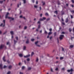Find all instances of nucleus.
Wrapping results in <instances>:
<instances>
[{
    "label": "nucleus",
    "mask_w": 74,
    "mask_h": 74,
    "mask_svg": "<svg viewBox=\"0 0 74 74\" xmlns=\"http://www.w3.org/2000/svg\"><path fill=\"white\" fill-rule=\"evenodd\" d=\"M42 14H40V16L41 17L42 16Z\"/></svg>",
    "instance_id": "nucleus-57"
},
{
    "label": "nucleus",
    "mask_w": 74,
    "mask_h": 74,
    "mask_svg": "<svg viewBox=\"0 0 74 74\" xmlns=\"http://www.w3.org/2000/svg\"><path fill=\"white\" fill-rule=\"evenodd\" d=\"M54 34L55 36H56V32H55L54 33Z\"/></svg>",
    "instance_id": "nucleus-49"
},
{
    "label": "nucleus",
    "mask_w": 74,
    "mask_h": 74,
    "mask_svg": "<svg viewBox=\"0 0 74 74\" xmlns=\"http://www.w3.org/2000/svg\"><path fill=\"white\" fill-rule=\"evenodd\" d=\"M57 40H58V43H59V40H58V38H57Z\"/></svg>",
    "instance_id": "nucleus-61"
},
{
    "label": "nucleus",
    "mask_w": 74,
    "mask_h": 74,
    "mask_svg": "<svg viewBox=\"0 0 74 74\" xmlns=\"http://www.w3.org/2000/svg\"><path fill=\"white\" fill-rule=\"evenodd\" d=\"M62 21H64V20H63V18H62Z\"/></svg>",
    "instance_id": "nucleus-63"
},
{
    "label": "nucleus",
    "mask_w": 74,
    "mask_h": 74,
    "mask_svg": "<svg viewBox=\"0 0 74 74\" xmlns=\"http://www.w3.org/2000/svg\"><path fill=\"white\" fill-rule=\"evenodd\" d=\"M20 18H22V16L21 15L20 16Z\"/></svg>",
    "instance_id": "nucleus-60"
},
{
    "label": "nucleus",
    "mask_w": 74,
    "mask_h": 74,
    "mask_svg": "<svg viewBox=\"0 0 74 74\" xmlns=\"http://www.w3.org/2000/svg\"><path fill=\"white\" fill-rule=\"evenodd\" d=\"M30 56V54H29L26 56H24V58H28V57H29V56Z\"/></svg>",
    "instance_id": "nucleus-7"
},
{
    "label": "nucleus",
    "mask_w": 74,
    "mask_h": 74,
    "mask_svg": "<svg viewBox=\"0 0 74 74\" xmlns=\"http://www.w3.org/2000/svg\"><path fill=\"white\" fill-rule=\"evenodd\" d=\"M10 44V42H7V45H8Z\"/></svg>",
    "instance_id": "nucleus-41"
},
{
    "label": "nucleus",
    "mask_w": 74,
    "mask_h": 74,
    "mask_svg": "<svg viewBox=\"0 0 74 74\" xmlns=\"http://www.w3.org/2000/svg\"><path fill=\"white\" fill-rule=\"evenodd\" d=\"M49 31H50V32H51V31H52V29L50 28L49 29Z\"/></svg>",
    "instance_id": "nucleus-43"
},
{
    "label": "nucleus",
    "mask_w": 74,
    "mask_h": 74,
    "mask_svg": "<svg viewBox=\"0 0 74 74\" xmlns=\"http://www.w3.org/2000/svg\"><path fill=\"white\" fill-rule=\"evenodd\" d=\"M19 5H21V3H20V4H18V5H17L18 7H19Z\"/></svg>",
    "instance_id": "nucleus-18"
},
{
    "label": "nucleus",
    "mask_w": 74,
    "mask_h": 74,
    "mask_svg": "<svg viewBox=\"0 0 74 74\" xmlns=\"http://www.w3.org/2000/svg\"><path fill=\"white\" fill-rule=\"evenodd\" d=\"M19 56H20V57H22L23 55H22V54H19Z\"/></svg>",
    "instance_id": "nucleus-16"
},
{
    "label": "nucleus",
    "mask_w": 74,
    "mask_h": 74,
    "mask_svg": "<svg viewBox=\"0 0 74 74\" xmlns=\"http://www.w3.org/2000/svg\"><path fill=\"white\" fill-rule=\"evenodd\" d=\"M7 68V66L5 65L3 67V68H4V69H5V68Z\"/></svg>",
    "instance_id": "nucleus-38"
},
{
    "label": "nucleus",
    "mask_w": 74,
    "mask_h": 74,
    "mask_svg": "<svg viewBox=\"0 0 74 74\" xmlns=\"http://www.w3.org/2000/svg\"><path fill=\"white\" fill-rule=\"evenodd\" d=\"M25 66H23V67H22V69L23 70V69H25Z\"/></svg>",
    "instance_id": "nucleus-28"
},
{
    "label": "nucleus",
    "mask_w": 74,
    "mask_h": 74,
    "mask_svg": "<svg viewBox=\"0 0 74 74\" xmlns=\"http://www.w3.org/2000/svg\"><path fill=\"white\" fill-rule=\"evenodd\" d=\"M69 30L70 32H71V30H72V29H71L70 28L69 29Z\"/></svg>",
    "instance_id": "nucleus-24"
},
{
    "label": "nucleus",
    "mask_w": 74,
    "mask_h": 74,
    "mask_svg": "<svg viewBox=\"0 0 74 74\" xmlns=\"http://www.w3.org/2000/svg\"><path fill=\"white\" fill-rule=\"evenodd\" d=\"M45 34H47V31H45Z\"/></svg>",
    "instance_id": "nucleus-47"
},
{
    "label": "nucleus",
    "mask_w": 74,
    "mask_h": 74,
    "mask_svg": "<svg viewBox=\"0 0 74 74\" xmlns=\"http://www.w3.org/2000/svg\"><path fill=\"white\" fill-rule=\"evenodd\" d=\"M10 33L12 34V35H13L14 34V32L13 31L10 32Z\"/></svg>",
    "instance_id": "nucleus-11"
},
{
    "label": "nucleus",
    "mask_w": 74,
    "mask_h": 74,
    "mask_svg": "<svg viewBox=\"0 0 74 74\" xmlns=\"http://www.w3.org/2000/svg\"><path fill=\"white\" fill-rule=\"evenodd\" d=\"M38 23H39V24H40V21H39L38 22Z\"/></svg>",
    "instance_id": "nucleus-50"
},
{
    "label": "nucleus",
    "mask_w": 74,
    "mask_h": 74,
    "mask_svg": "<svg viewBox=\"0 0 74 74\" xmlns=\"http://www.w3.org/2000/svg\"><path fill=\"white\" fill-rule=\"evenodd\" d=\"M27 61H28V62L30 61V58H27Z\"/></svg>",
    "instance_id": "nucleus-22"
},
{
    "label": "nucleus",
    "mask_w": 74,
    "mask_h": 74,
    "mask_svg": "<svg viewBox=\"0 0 74 74\" xmlns=\"http://www.w3.org/2000/svg\"><path fill=\"white\" fill-rule=\"evenodd\" d=\"M20 74H23V73H22L21 72H20Z\"/></svg>",
    "instance_id": "nucleus-51"
},
{
    "label": "nucleus",
    "mask_w": 74,
    "mask_h": 74,
    "mask_svg": "<svg viewBox=\"0 0 74 74\" xmlns=\"http://www.w3.org/2000/svg\"><path fill=\"white\" fill-rule=\"evenodd\" d=\"M31 67H28V70H31Z\"/></svg>",
    "instance_id": "nucleus-30"
},
{
    "label": "nucleus",
    "mask_w": 74,
    "mask_h": 74,
    "mask_svg": "<svg viewBox=\"0 0 74 74\" xmlns=\"http://www.w3.org/2000/svg\"><path fill=\"white\" fill-rule=\"evenodd\" d=\"M38 41H37L35 43V44L36 45H37V43H38Z\"/></svg>",
    "instance_id": "nucleus-31"
},
{
    "label": "nucleus",
    "mask_w": 74,
    "mask_h": 74,
    "mask_svg": "<svg viewBox=\"0 0 74 74\" xmlns=\"http://www.w3.org/2000/svg\"><path fill=\"white\" fill-rule=\"evenodd\" d=\"M71 12H72L73 13H74V10H72L71 11Z\"/></svg>",
    "instance_id": "nucleus-46"
},
{
    "label": "nucleus",
    "mask_w": 74,
    "mask_h": 74,
    "mask_svg": "<svg viewBox=\"0 0 74 74\" xmlns=\"http://www.w3.org/2000/svg\"><path fill=\"white\" fill-rule=\"evenodd\" d=\"M55 70L56 71H58V68H57L55 69Z\"/></svg>",
    "instance_id": "nucleus-33"
},
{
    "label": "nucleus",
    "mask_w": 74,
    "mask_h": 74,
    "mask_svg": "<svg viewBox=\"0 0 74 74\" xmlns=\"http://www.w3.org/2000/svg\"><path fill=\"white\" fill-rule=\"evenodd\" d=\"M52 34V32H49L48 33V35H50V34Z\"/></svg>",
    "instance_id": "nucleus-13"
},
{
    "label": "nucleus",
    "mask_w": 74,
    "mask_h": 74,
    "mask_svg": "<svg viewBox=\"0 0 74 74\" xmlns=\"http://www.w3.org/2000/svg\"><path fill=\"white\" fill-rule=\"evenodd\" d=\"M8 14H9V13L8 12H7L5 16V18H8V19H11L12 20H14V18H12V17H8Z\"/></svg>",
    "instance_id": "nucleus-1"
},
{
    "label": "nucleus",
    "mask_w": 74,
    "mask_h": 74,
    "mask_svg": "<svg viewBox=\"0 0 74 74\" xmlns=\"http://www.w3.org/2000/svg\"><path fill=\"white\" fill-rule=\"evenodd\" d=\"M73 47H74V45H71L70 46V48H72Z\"/></svg>",
    "instance_id": "nucleus-12"
},
{
    "label": "nucleus",
    "mask_w": 74,
    "mask_h": 74,
    "mask_svg": "<svg viewBox=\"0 0 74 74\" xmlns=\"http://www.w3.org/2000/svg\"><path fill=\"white\" fill-rule=\"evenodd\" d=\"M29 41L28 40H27V41H26V43L27 44H28V43H29Z\"/></svg>",
    "instance_id": "nucleus-35"
},
{
    "label": "nucleus",
    "mask_w": 74,
    "mask_h": 74,
    "mask_svg": "<svg viewBox=\"0 0 74 74\" xmlns=\"http://www.w3.org/2000/svg\"><path fill=\"white\" fill-rule=\"evenodd\" d=\"M5 56H4L3 57V61H4V62H5Z\"/></svg>",
    "instance_id": "nucleus-8"
},
{
    "label": "nucleus",
    "mask_w": 74,
    "mask_h": 74,
    "mask_svg": "<svg viewBox=\"0 0 74 74\" xmlns=\"http://www.w3.org/2000/svg\"><path fill=\"white\" fill-rule=\"evenodd\" d=\"M3 1H0V4H2V3H3Z\"/></svg>",
    "instance_id": "nucleus-15"
},
{
    "label": "nucleus",
    "mask_w": 74,
    "mask_h": 74,
    "mask_svg": "<svg viewBox=\"0 0 74 74\" xmlns=\"http://www.w3.org/2000/svg\"><path fill=\"white\" fill-rule=\"evenodd\" d=\"M38 61V58H37L36 60V62H37Z\"/></svg>",
    "instance_id": "nucleus-21"
},
{
    "label": "nucleus",
    "mask_w": 74,
    "mask_h": 74,
    "mask_svg": "<svg viewBox=\"0 0 74 74\" xmlns=\"http://www.w3.org/2000/svg\"><path fill=\"white\" fill-rule=\"evenodd\" d=\"M27 28V27L25 26L24 27V29H26Z\"/></svg>",
    "instance_id": "nucleus-48"
},
{
    "label": "nucleus",
    "mask_w": 74,
    "mask_h": 74,
    "mask_svg": "<svg viewBox=\"0 0 74 74\" xmlns=\"http://www.w3.org/2000/svg\"><path fill=\"white\" fill-rule=\"evenodd\" d=\"M14 43L15 44L16 42H17V41H16L15 40H14Z\"/></svg>",
    "instance_id": "nucleus-36"
},
{
    "label": "nucleus",
    "mask_w": 74,
    "mask_h": 74,
    "mask_svg": "<svg viewBox=\"0 0 74 74\" xmlns=\"http://www.w3.org/2000/svg\"><path fill=\"white\" fill-rule=\"evenodd\" d=\"M45 15H46L47 16H48V13H46L45 14Z\"/></svg>",
    "instance_id": "nucleus-32"
},
{
    "label": "nucleus",
    "mask_w": 74,
    "mask_h": 74,
    "mask_svg": "<svg viewBox=\"0 0 74 74\" xmlns=\"http://www.w3.org/2000/svg\"><path fill=\"white\" fill-rule=\"evenodd\" d=\"M62 51H64V48H62Z\"/></svg>",
    "instance_id": "nucleus-59"
},
{
    "label": "nucleus",
    "mask_w": 74,
    "mask_h": 74,
    "mask_svg": "<svg viewBox=\"0 0 74 74\" xmlns=\"http://www.w3.org/2000/svg\"><path fill=\"white\" fill-rule=\"evenodd\" d=\"M71 6H72V7H74V5H71Z\"/></svg>",
    "instance_id": "nucleus-64"
},
{
    "label": "nucleus",
    "mask_w": 74,
    "mask_h": 74,
    "mask_svg": "<svg viewBox=\"0 0 74 74\" xmlns=\"http://www.w3.org/2000/svg\"><path fill=\"white\" fill-rule=\"evenodd\" d=\"M16 40H18V37H16Z\"/></svg>",
    "instance_id": "nucleus-39"
},
{
    "label": "nucleus",
    "mask_w": 74,
    "mask_h": 74,
    "mask_svg": "<svg viewBox=\"0 0 74 74\" xmlns=\"http://www.w3.org/2000/svg\"><path fill=\"white\" fill-rule=\"evenodd\" d=\"M41 25H39L38 27V29H40V28Z\"/></svg>",
    "instance_id": "nucleus-19"
},
{
    "label": "nucleus",
    "mask_w": 74,
    "mask_h": 74,
    "mask_svg": "<svg viewBox=\"0 0 74 74\" xmlns=\"http://www.w3.org/2000/svg\"><path fill=\"white\" fill-rule=\"evenodd\" d=\"M54 12H55V13H56V14H58V11H55Z\"/></svg>",
    "instance_id": "nucleus-25"
},
{
    "label": "nucleus",
    "mask_w": 74,
    "mask_h": 74,
    "mask_svg": "<svg viewBox=\"0 0 74 74\" xmlns=\"http://www.w3.org/2000/svg\"><path fill=\"white\" fill-rule=\"evenodd\" d=\"M63 59V57H61L60 58V59L61 60H62Z\"/></svg>",
    "instance_id": "nucleus-27"
},
{
    "label": "nucleus",
    "mask_w": 74,
    "mask_h": 74,
    "mask_svg": "<svg viewBox=\"0 0 74 74\" xmlns=\"http://www.w3.org/2000/svg\"><path fill=\"white\" fill-rule=\"evenodd\" d=\"M64 12H62V15H64Z\"/></svg>",
    "instance_id": "nucleus-45"
},
{
    "label": "nucleus",
    "mask_w": 74,
    "mask_h": 74,
    "mask_svg": "<svg viewBox=\"0 0 74 74\" xmlns=\"http://www.w3.org/2000/svg\"><path fill=\"white\" fill-rule=\"evenodd\" d=\"M5 46L4 45H1L0 46V49H2V48H3V47H4Z\"/></svg>",
    "instance_id": "nucleus-5"
},
{
    "label": "nucleus",
    "mask_w": 74,
    "mask_h": 74,
    "mask_svg": "<svg viewBox=\"0 0 74 74\" xmlns=\"http://www.w3.org/2000/svg\"><path fill=\"white\" fill-rule=\"evenodd\" d=\"M39 8L40 10H41V7H40Z\"/></svg>",
    "instance_id": "nucleus-56"
},
{
    "label": "nucleus",
    "mask_w": 74,
    "mask_h": 74,
    "mask_svg": "<svg viewBox=\"0 0 74 74\" xmlns=\"http://www.w3.org/2000/svg\"><path fill=\"white\" fill-rule=\"evenodd\" d=\"M71 1L73 3H74V0H71Z\"/></svg>",
    "instance_id": "nucleus-37"
},
{
    "label": "nucleus",
    "mask_w": 74,
    "mask_h": 74,
    "mask_svg": "<svg viewBox=\"0 0 74 74\" xmlns=\"http://www.w3.org/2000/svg\"><path fill=\"white\" fill-rule=\"evenodd\" d=\"M32 1L33 3H34V0H33Z\"/></svg>",
    "instance_id": "nucleus-58"
},
{
    "label": "nucleus",
    "mask_w": 74,
    "mask_h": 74,
    "mask_svg": "<svg viewBox=\"0 0 74 74\" xmlns=\"http://www.w3.org/2000/svg\"><path fill=\"white\" fill-rule=\"evenodd\" d=\"M51 72H53V69H52L51 68Z\"/></svg>",
    "instance_id": "nucleus-42"
},
{
    "label": "nucleus",
    "mask_w": 74,
    "mask_h": 74,
    "mask_svg": "<svg viewBox=\"0 0 74 74\" xmlns=\"http://www.w3.org/2000/svg\"><path fill=\"white\" fill-rule=\"evenodd\" d=\"M50 18H47V21H49V20H50Z\"/></svg>",
    "instance_id": "nucleus-55"
},
{
    "label": "nucleus",
    "mask_w": 74,
    "mask_h": 74,
    "mask_svg": "<svg viewBox=\"0 0 74 74\" xmlns=\"http://www.w3.org/2000/svg\"><path fill=\"white\" fill-rule=\"evenodd\" d=\"M34 7L36 8H38V6H37V5H34Z\"/></svg>",
    "instance_id": "nucleus-10"
},
{
    "label": "nucleus",
    "mask_w": 74,
    "mask_h": 74,
    "mask_svg": "<svg viewBox=\"0 0 74 74\" xmlns=\"http://www.w3.org/2000/svg\"><path fill=\"white\" fill-rule=\"evenodd\" d=\"M23 0L24 1V3H26V0Z\"/></svg>",
    "instance_id": "nucleus-26"
},
{
    "label": "nucleus",
    "mask_w": 74,
    "mask_h": 74,
    "mask_svg": "<svg viewBox=\"0 0 74 74\" xmlns=\"http://www.w3.org/2000/svg\"><path fill=\"white\" fill-rule=\"evenodd\" d=\"M68 18H67L66 20V21H65V22L66 23H67V22H68Z\"/></svg>",
    "instance_id": "nucleus-14"
},
{
    "label": "nucleus",
    "mask_w": 74,
    "mask_h": 74,
    "mask_svg": "<svg viewBox=\"0 0 74 74\" xmlns=\"http://www.w3.org/2000/svg\"><path fill=\"white\" fill-rule=\"evenodd\" d=\"M64 38V35H61L60 37V40H62L63 39V38Z\"/></svg>",
    "instance_id": "nucleus-3"
},
{
    "label": "nucleus",
    "mask_w": 74,
    "mask_h": 74,
    "mask_svg": "<svg viewBox=\"0 0 74 74\" xmlns=\"http://www.w3.org/2000/svg\"><path fill=\"white\" fill-rule=\"evenodd\" d=\"M23 49L24 50H25V49H26V46H24L23 47Z\"/></svg>",
    "instance_id": "nucleus-20"
},
{
    "label": "nucleus",
    "mask_w": 74,
    "mask_h": 74,
    "mask_svg": "<svg viewBox=\"0 0 74 74\" xmlns=\"http://www.w3.org/2000/svg\"><path fill=\"white\" fill-rule=\"evenodd\" d=\"M68 5H69V4H68V3L66 4V6H67V7H68Z\"/></svg>",
    "instance_id": "nucleus-53"
},
{
    "label": "nucleus",
    "mask_w": 74,
    "mask_h": 74,
    "mask_svg": "<svg viewBox=\"0 0 74 74\" xmlns=\"http://www.w3.org/2000/svg\"><path fill=\"white\" fill-rule=\"evenodd\" d=\"M45 19H46L45 17H43L42 18H40V20L41 21H44Z\"/></svg>",
    "instance_id": "nucleus-4"
},
{
    "label": "nucleus",
    "mask_w": 74,
    "mask_h": 74,
    "mask_svg": "<svg viewBox=\"0 0 74 74\" xmlns=\"http://www.w3.org/2000/svg\"><path fill=\"white\" fill-rule=\"evenodd\" d=\"M38 1H36V4H38Z\"/></svg>",
    "instance_id": "nucleus-62"
},
{
    "label": "nucleus",
    "mask_w": 74,
    "mask_h": 74,
    "mask_svg": "<svg viewBox=\"0 0 74 74\" xmlns=\"http://www.w3.org/2000/svg\"><path fill=\"white\" fill-rule=\"evenodd\" d=\"M34 39H31V41H34Z\"/></svg>",
    "instance_id": "nucleus-40"
},
{
    "label": "nucleus",
    "mask_w": 74,
    "mask_h": 74,
    "mask_svg": "<svg viewBox=\"0 0 74 74\" xmlns=\"http://www.w3.org/2000/svg\"><path fill=\"white\" fill-rule=\"evenodd\" d=\"M45 2L43 3V5H45Z\"/></svg>",
    "instance_id": "nucleus-54"
},
{
    "label": "nucleus",
    "mask_w": 74,
    "mask_h": 74,
    "mask_svg": "<svg viewBox=\"0 0 74 74\" xmlns=\"http://www.w3.org/2000/svg\"><path fill=\"white\" fill-rule=\"evenodd\" d=\"M11 72H10V71H9L8 72V73H7V74H10Z\"/></svg>",
    "instance_id": "nucleus-34"
},
{
    "label": "nucleus",
    "mask_w": 74,
    "mask_h": 74,
    "mask_svg": "<svg viewBox=\"0 0 74 74\" xmlns=\"http://www.w3.org/2000/svg\"><path fill=\"white\" fill-rule=\"evenodd\" d=\"M67 71L68 72H70V71L72 72L73 71V69H71L70 70H67Z\"/></svg>",
    "instance_id": "nucleus-6"
},
{
    "label": "nucleus",
    "mask_w": 74,
    "mask_h": 74,
    "mask_svg": "<svg viewBox=\"0 0 74 74\" xmlns=\"http://www.w3.org/2000/svg\"><path fill=\"white\" fill-rule=\"evenodd\" d=\"M61 34H64V32H62Z\"/></svg>",
    "instance_id": "nucleus-52"
},
{
    "label": "nucleus",
    "mask_w": 74,
    "mask_h": 74,
    "mask_svg": "<svg viewBox=\"0 0 74 74\" xmlns=\"http://www.w3.org/2000/svg\"><path fill=\"white\" fill-rule=\"evenodd\" d=\"M34 54V52H32L31 53V56H32Z\"/></svg>",
    "instance_id": "nucleus-23"
},
{
    "label": "nucleus",
    "mask_w": 74,
    "mask_h": 74,
    "mask_svg": "<svg viewBox=\"0 0 74 74\" xmlns=\"http://www.w3.org/2000/svg\"><path fill=\"white\" fill-rule=\"evenodd\" d=\"M3 66V65H2V64H1L0 65V69H2V67Z\"/></svg>",
    "instance_id": "nucleus-9"
},
{
    "label": "nucleus",
    "mask_w": 74,
    "mask_h": 74,
    "mask_svg": "<svg viewBox=\"0 0 74 74\" xmlns=\"http://www.w3.org/2000/svg\"><path fill=\"white\" fill-rule=\"evenodd\" d=\"M62 25H65L64 23L62 22Z\"/></svg>",
    "instance_id": "nucleus-44"
},
{
    "label": "nucleus",
    "mask_w": 74,
    "mask_h": 74,
    "mask_svg": "<svg viewBox=\"0 0 74 74\" xmlns=\"http://www.w3.org/2000/svg\"><path fill=\"white\" fill-rule=\"evenodd\" d=\"M71 19H73V16L72 15H71Z\"/></svg>",
    "instance_id": "nucleus-29"
},
{
    "label": "nucleus",
    "mask_w": 74,
    "mask_h": 74,
    "mask_svg": "<svg viewBox=\"0 0 74 74\" xmlns=\"http://www.w3.org/2000/svg\"><path fill=\"white\" fill-rule=\"evenodd\" d=\"M3 23H2L1 25H0L1 26H3V27H4V26H5V20H4L3 21Z\"/></svg>",
    "instance_id": "nucleus-2"
},
{
    "label": "nucleus",
    "mask_w": 74,
    "mask_h": 74,
    "mask_svg": "<svg viewBox=\"0 0 74 74\" xmlns=\"http://www.w3.org/2000/svg\"><path fill=\"white\" fill-rule=\"evenodd\" d=\"M11 68H12V66L10 65L9 66V69H10Z\"/></svg>",
    "instance_id": "nucleus-17"
}]
</instances>
